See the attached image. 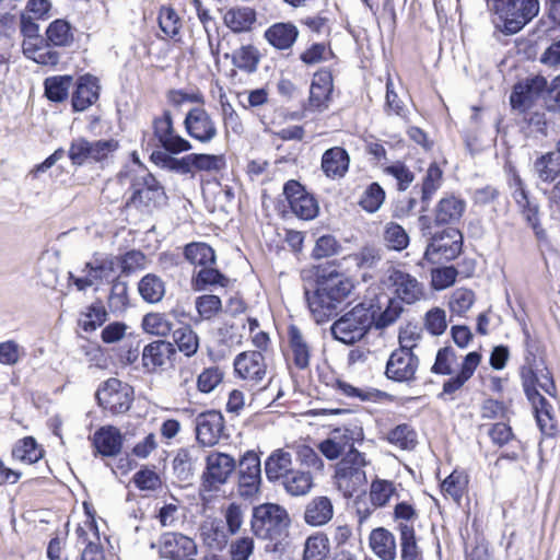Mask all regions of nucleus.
Listing matches in <instances>:
<instances>
[{"instance_id": "46", "label": "nucleus", "mask_w": 560, "mask_h": 560, "mask_svg": "<svg viewBox=\"0 0 560 560\" xmlns=\"http://www.w3.org/2000/svg\"><path fill=\"white\" fill-rule=\"evenodd\" d=\"M329 550V539L327 535L317 532L306 538L303 560H326Z\"/></svg>"}, {"instance_id": "19", "label": "nucleus", "mask_w": 560, "mask_h": 560, "mask_svg": "<svg viewBox=\"0 0 560 560\" xmlns=\"http://www.w3.org/2000/svg\"><path fill=\"white\" fill-rule=\"evenodd\" d=\"M463 236L458 230H448L441 235L432 238L431 243L427 246L424 257L433 260L435 255L439 259L453 260L462 250Z\"/></svg>"}, {"instance_id": "43", "label": "nucleus", "mask_w": 560, "mask_h": 560, "mask_svg": "<svg viewBox=\"0 0 560 560\" xmlns=\"http://www.w3.org/2000/svg\"><path fill=\"white\" fill-rule=\"evenodd\" d=\"M138 291L145 302L158 303L165 294V283L159 276L148 273L139 281Z\"/></svg>"}, {"instance_id": "48", "label": "nucleus", "mask_w": 560, "mask_h": 560, "mask_svg": "<svg viewBox=\"0 0 560 560\" xmlns=\"http://www.w3.org/2000/svg\"><path fill=\"white\" fill-rule=\"evenodd\" d=\"M44 451L34 438L26 436L20 440L12 450V456L25 464H34L43 457Z\"/></svg>"}, {"instance_id": "1", "label": "nucleus", "mask_w": 560, "mask_h": 560, "mask_svg": "<svg viewBox=\"0 0 560 560\" xmlns=\"http://www.w3.org/2000/svg\"><path fill=\"white\" fill-rule=\"evenodd\" d=\"M353 288L352 280L339 272L318 277L315 289L305 290L306 302L314 320L317 324L328 322Z\"/></svg>"}, {"instance_id": "54", "label": "nucleus", "mask_w": 560, "mask_h": 560, "mask_svg": "<svg viewBox=\"0 0 560 560\" xmlns=\"http://www.w3.org/2000/svg\"><path fill=\"white\" fill-rule=\"evenodd\" d=\"M386 440L401 450H412L417 445V433L409 424L401 423L387 433Z\"/></svg>"}, {"instance_id": "12", "label": "nucleus", "mask_w": 560, "mask_h": 560, "mask_svg": "<svg viewBox=\"0 0 560 560\" xmlns=\"http://www.w3.org/2000/svg\"><path fill=\"white\" fill-rule=\"evenodd\" d=\"M363 438V430L360 427L338 428L332 430L329 436L318 444V450L327 459L334 460L342 454L358 451L354 448V444L362 442Z\"/></svg>"}, {"instance_id": "2", "label": "nucleus", "mask_w": 560, "mask_h": 560, "mask_svg": "<svg viewBox=\"0 0 560 560\" xmlns=\"http://www.w3.org/2000/svg\"><path fill=\"white\" fill-rule=\"evenodd\" d=\"M522 381L526 397L534 408L538 427L545 434H552L556 427L553 409L547 398L540 393L542 390L549 396H555L556 385L551 373L547 368L533 369L524 366L522 369Z\"/></svg>"}, {"instance_id": "38", "label": "nucleus", "mask_w": 560, "mask_h": 560, "mask_svg": "<svg viewBox=\"0 0 560 560\" xmlns=\"http://www.w3.org/2000/svg\"><path fill=\"white\" fill-rule=\"evenodd\" d=\"M119 267V257L113 255L95 254L93 258L85 264V270H90L91 277L95 281L108 279Z\"/></svg>"}, {"instance_id": "40", "label": "nucleus", "mask_w": 560, "mask_h": 560, "mask_svg": "<svg viewBox=\"0 0 560 560\" xmlns=\"http://www.w3.org/2000/svg\"><path fill=\"white\" fill-rule=\"evenodd\" d=\"M459 357L451 346L439 349L431 372L438 375H452L460 369Z\"/></svg>"}, {"instance_id": "20", "label": "nucleus", "mask_w": 560, "mask_h": 560, "mask_svg": "<svg viewBox=\"0 0 560 560\" xmlns=\"http://www.w3.org/2000/svg\"><path fill=\"white\" fill-rule=\"evenodd\" d=\"M234 370L238 377L259 383L267 373V364L261 351H244L234 359Z\"/></svg>"}, {"instance_id": "29", "label": "nucleus", "mask_w": 560, "mask_h": 560, "mask_svg": "<svg viewBox=\"0 0 560 560\" xmlns=\"http://www.w3.org/2000/svg\"><path fill=\"white\" fill-rule=\"evenodd\" d=\"M350 158L341 147L326 150L322 156V170L329 178H341L349 168Z\"/></svg>"}, {"instance_id": "36", "label": "nucleus", "mask_w": 560, "mask_h": 560, "mask_svg": "<svg viewBox=\"0 0 560 560\" xmlns=\"http://www.w3.org/2000/svg\"><path fill=\"white\" fill-rule=\"evenodd\" d=\"M289 343L295 366L301 370L306 369L310 365L311 347L296 326L289 327Z\"/></svg>"}, {"instance_id": "15", "label": "nucleus", "mask_w": 560, "mask_h": 560, "mask_svg": "<svg viewBox=\"0 0 560 560\" xmlns=\"http://www.w3.org/2000/svg\"><path fill=\"white\" fill-rule=\"evenodd\" d=\"M283 195L292 212L302 220H312L318 213L316 199L296 180L291 179L283 186Z\"/></svg>"}, {"instance_id": "13", "label": "nucleus", "mask_w": 560, "mask_h": 560, "mask_svg": "<svg viewBox=\"0 0 560 560\" xmlns=\"http://www.w3.org/2000/svg\"><path fill=\"white\" fill-rule=\"evenodd\" d=\"M236 468L235 459L225 453L211 452L206 457V469L202 474V489L212 491L224 485Z\"/></svg>"}, {"instance_id": "18", "label": "nucleus", "mask_w": 560, "mask_h": 560, "mask_svg": "<svg viewBox=\"0 0 560 560\" xmlns=\"http://www.w3.org/2000/svg\"><path fill=\"white\" fill-rule=\"evenodd\" d=\"M187 133L201 143H209L218 136V129L211 115L203 107L191 108L185 117Z\"/></svg>"}, {"instance_id": "62", "label": "nucleus", "mask_w": 560, "mask_h": 560, "mask_svg": "<svg viewBox=\"0 0 560 560\" xmlns=\"http://www.w3.org/2000/svg\"><path fill=\"white\" fill-rule=\"evenodd\" d=\"M192 170L206 172H219L225 167L223 155L191 153Z\"/></svg>"}, {"instance_id": "5", "label": "nucleus", "mask_w": 560, "mask_h": 560, "mask_svg": "<svg viewBox=\"0 0 560 560\" xmlns=\"http://www.w3.org/2000/svg\"><path fill=\"white\" fill-rule=\"evenodd\" d=\"M374 323V310L371 303H359L345 313L330 327L332 337L346 345L361 340Z\"/></svg>"}, {"instance_id": "39", "label": "nucleus", "mask_w": 560, "mask_h": 560, "mask_svg": "<svg viewBox=\"0 0 560 560\" xmlns=\"http://www.w3.org/2000/svg\"><path fill=\"white\" fill-rule=\"evenodd\" d=\"M224 24L233 32L249 31L256 21V12L250 8H232L223 16Z\"/></svg>"}, {"instance_id": "44", "label": "nucleus", "mask_w": 560, "mask_h": 560, "mask_svg": "<svg viewBox=\"0 0 560 560\" xmlns=\"http://www.w3.org/2000/svg\"><path fill=\"white\" fill-rule=\"evenodd\" d=\"M280 481L285 491L295 497L306 494L313 486V478L310 472L295 469Z\"/></svg>"}, {"instance_id": "33", "label": "nucleus", "mask_w": 560, "mask_h": 560, "mask_svg": "<svg viewBox=\"0 0 560 560\" xmlns=\"http://www.w3.org/2000/svg\"><path fill=\"white\" fill-rule=\"evenodd\" d=\"M200 536L205 545L220 551L226 547L231 535L222 520L213 518L201 525Z\"/></svg>"}, {"instance_id": "56", "label": "nucleus", "mask_w": 560, "mask_h": 560, "mask_svg": "<svg viewBox=\"0 0 560 560\" xmlns=\"http://www.w3.org/2000/svg\"><path fill=\"white\" fill-rule=\"evenodd\" d=\"M142 327L148 334L166 337L172 331L173 324L165 314L149 313L142 319Z\"/></svg>"}, {"instance_id": "11", "label": "nucleus", "mask_w": 560, "mask_h": 560, "mask_svg": "<svg viewBox=\"0 0 560 560\" xmlns=\"http://www.w3.org/2000/svg\"><path fill=\"white\" fill-rule=\"evenodd\" d=\"M384 284L393 290L394 298L401 303L413 304L425 296L423 284L415 276L398 268L387 270Z\"/></svg>"}, {"instance_id": "49", "label": "nucleus", "mask_w": 560, "mask_h": 560, "mask_svg": "<svg viewBox=\"0 0 560 560\" xmlns=\"http://www.w3.org/2000/svg\"><path fill=\"white\" fill-rule=\"evenodd\" d=\"M72 83L71 75L49 77L44 82L45 95L52 102H62L68 97Z\"/></svg>"}, {"instance_id": "58", "label": "nucleus", "mask_w": 560, "mask_h": 560, "mask_svg": "<svg viewBox=\"0 0 560 560\" xmlns=\"http://www.w3.org/2000/svg\"><path fill=\"white\" fill-rule=\"evenodd\" d=\"M557 153L542 155L535 162V171L542 182H552L560 174V162Z\"/></svg>"}, {"instance_id": "28", "label": "nucleus", "mask_w": 560, "mask_h": 560, "mask_svg": "<svg viewBox=\"0 0 560 560\" xmlns=\"http://www.w3.org/2000/svg\"><path fill=\"white\" fill-rule=\"evenodd\" d=\"M100 86L97 79L86 74L79 79L72 95V107L75 112H83L98 100Z\"/></svg>"}, {"instance_id": "21", "label": "nucleus", "mask_w": 560, "mask_h": 560, "mask_svg": "<svg viewBox=\"0 0 560 560\" xmlns=\"http://www.w3.org/2000/svg\"><path fill=\"white\" fill-rule=\"evenodd\" d=\"M334 84L328 70H320L313 75L306 109L322 113L329 107Z\"/></svg>"}, {"instance_id": "60", "label": "nucleus", "mask_w": 560, "mask_h": 560, "mask_svg": "<svg viewBox=\"0 0 560 560\" xmlns=\"http://www.w3.org/2000/svg\"><path fill=\"white\" fill-rule=\"evenodd\" d=\"M474 303L475 293L469 289L458 288L452 293L448 307L453 314L464 316Z\"/></svg>"}, {"instance_id": "52", "label": "nucleus", "mask_w": 560, "mask_h": 560, "mask_svg": "<svg viewBox=\"0 0 560 560\" xmlns=\"http://www.w3.org/2000/svg\"><path fill=\"white\" fill-rule=\"evenodd\" d=\"M173 339L178 350L186 357L194 355L199 348V338L189 325L175 329L173 331Z\"/></svg>"}, {"instance_id": "23", "label": "nucleus", "mask_w": 560, "mask_h": 560, "mask_svg": "<svg viewBox=\"0 0 560 560\" xmlns=\"http://www.w3.org/2000/svg\"><path fill=\"white\" fill-rule=\"evenodd\" d=\"M196 553V542L183 534L165 533L160 538V555L163 558L180 560Z\"/></svg>"}, {"instance_id": "27", "label": "nucleus", "mask_w": 560, "mask_h": 560, "mask_svg": "<svg viewBox=\"0 0 560 560\" xmlns=\"http://www.w3.org/2000/svg\"><path fill=\"white\" fill-rule=\"evenodd\" d=\"M293 470V456L290 447L277 448L265 462V474L269 481L282 480Z\"/></svg>"}, {"instance_id": "14", "label": "nucleus", "mask_w": 560, "mask_h": 560, "mask_svg": "<svg viewBox=\"0 0 560 560\" xmlns=\"http://www.w3.org/2000/svg\"><path fill=\"white\" fill-rule=\"evenodd\" d=\"M152 127L154 138L166 152L177 154L192 148L188 140L176 133L170 110H164L162 116L155 117Z\"/></svg>"}, {"instance_id": "17", "label": "nucleus", "mask_w": 560, "mask_h": 560, "mask_svg": "<svg viewBox=\"0 0 560 560\" xmlns=\"http://www.w3.org/2000/svg\"><path fill=\"white\" fill-rule=\"evenodd\" d=\"M224 430V418L220 411L208 410L199 413L195 419L196 439L206 447L219 443Z\"/></svg>"}, {"instance_id": "6", "label": "nucleus", "mask_w": 560, "mask_h": 560, "mask_svg": "<svg viewBox=\"0 0 560 560\" xmlns=\"http://www.w3.org/2000/svg\"><path fill=\"white\" fill-rule=\"evenodd\" d=\"M369 465L365 455L359 451L348 452L337 464L335 485L345 498H352L363 491L368 479L364 468Z\"/></svg>"}, {"instance_id": "51", "label": "nucleus", "mask_w": 560, "mask_h": 560, "mask_svg": "<svg viewBox=\"0 0 560 560\" xmlns=\"http://www.w3.org/2000/svg\"><path fill=\"white\" fill-rule=\"evenodd\" d=\"M185 257L196 266L205 268L215 262L214 250L206 243H191L185 247Z\"/></svg>"}, {"instance_id": "26", "label": "nucleus", "mask_w": 560, "mask_h": 560, "mask_svg": "<svg viewBox=\"0 0 560 560\" xmlns=\"http://www.w3.org/2000/svg\"><path fill=\"white\" fill-rule=\"evenodd\" d=\"M175 354L172 342L166 340H156L147 345L142 351V364L148 372H154L164 366L171 357Z\"/></svg>"}, {"instance_id": "32", "label": "nucleus", "mask_w": 560, "mask_h": 560, "mask_svg": "<svg viewBox=\"0 0 560 560\" xmlns=\"http://www.w3.org/2000/svg\"><path fill=\"white\" fill-rule=\"evenodd\" d=\"M465 209L466 202L463 199L454 195L445 196L435 208V223L439 225L457 223Z\"/></svg>"}, {"instance_id": "41", "label": "nucleus", "mask_w": 560, "mask_h": 560, "mask_svg": "<svg viewBox=\"0 0 560 560\" xmlns=\"http://www.w3.org/2000/svg\"><path fill=\"white\" fill-rule=\"evenodd\" d=\"M468 486V475L464 470L455 469L441 485L442 493L459 503Z\"/></svg>"}, {"instance_id": "64", "label": "nucleus", "mask_w": 560, "mask_h": 560, "mask_svg": "<svg viewBox=\"0 0 560 560\" xmlns=\"http://www.w3.org/2000/svg\"><path fill=\"white\" fill-rule=\"evenodd\" d=\"M404 312L402 303L395 298H390L387 301V305L385 310L375 318L374 323L375 327L378 329H384L390 325H393Z\"/></svg>"}, {"instance_id": "35", "label": "nucleus", "mask_w": 560, "mask_h": 560, "mask_svg": "<svg viewBox=\"0 0 560 560\" xmlns=\"http://www.w3.org/2000/svg\"><path fill=\"white\" fill-rule=\"evenodd\" d=\"M298 28L291 23H277L270 26L266 33V39L278 49H288L296 40Z\"/></svg>"}, {"instance_id": "4", "label": "nucleus", "mask_w": 560, "mask_h": 560, "mask_svg": "<svg viewBox=\"0 0 560 560\" xmlns=\"http://www.w3.org/2000/svg\"><path fill=\"white\" fill-rule=\"evenodd\" d=\"M538 0H492L497 27L506 35L518 33L539 13Z\"/></svg>"}, {"instance_id": "63", "label": "nucleus", "mask_w": 560, "mask_h": 560, "mask_svg": "<svg viewBox=\"0 0 560 560\" xmlns=\"http://www.w3.org/2000/svg\"><path fill=\"white\" fill-rule=\"evenodd\" d=\"M107 317V312L101 303H94L88 307V311L80 319V325L85 331H93L102 326Z\"/></svg>"}, {"instance_id": "47", "label": "nucleus", "mask_w": 560, "mask_h": 560, "mask_svg": "<svg viewBox=\"0 0 560 560\" xmlns=\"http://www.w3.org/2000/svg\"><path fill=\"white\" fill-rule=\"evenodd\" d=\"M46 37L50 45L56 47H68L73 42L71 25L61 19L52 21L47 30Z\"/></svg>"}, {"instance_id": "61", "label": "nucleus", "mask_w": 560, "mask_h": 560, "mask_svg": "<svg viewBox=\"0 0 560 560\" xmlns=\"http://www.w3.org/2000/svg\"><path fill=\"white\" fill-rule=\"evenodd\" d=\"M385 200V191L377 183L370 184L363 191L359 205L368 212H376Z\"/></svg>"}, {"instance_id": "34", "label": "nucleus", "mask_w": 560, "mask_h": 560, "mask_svg": "<svg viewBox=\"0 0 560 560\" xmlns=\"http://www.w3.org/2000/svg\"><path fill=\"white\" fill-rule=\"evenodd\" d=\"M369 544L372 551L378 559H396V540L389 530L383 527L373 529L369 537Z\"/></svg>"}, {"instance_id": "22", "label": "nucleus", "mask_w": 560, "mask_h": 560, "mask_svg": "<svg viewBox=\"0 0 560 560\" xmlns=\"http://www.w3.org/2000/svg\"><path fill=\"white\" fill-rule=\"evenodd\" d=\"M418 366V357L412 352L395 350L387 361L385 374L396 382H408L413 380Z\"/></svg>"}, {"instance_id": "24", "label": "nucleus", "mask_w": 560, "mask_h": 560, "mask_svg": "<svg viewBox=\"0 0 560 560\" xmlns=\"http://www.w3.org/2000/svg\"><path fill=\"white\" fill-rule=\"evenodd\" d=\"M75 535L77 548L81 551V560H105L97 528L92 522L78 526Z\"/></svg>"}, {"instance_id": "59", "label": "nucleus", "mask_w": 560, "mask_h": 560, "mask_svg": "<svg viewBox=\"0 0 560 560\" xmlns=\"http://www.w3.org/2000/svg\"><path fill=\"white\" fill-rule=\"evenodd\" d=\"M383 237L387 247L393 250L400 252L409 244L407 232L396 222H389L385 225Z\"/></svg>"}, {"instance_id": "25", "label": "nucleus", "mask_w": 560, "mask_h": 560, "mask_svg": "<svg viewBox=\"0 0 560 560\" xmlns=\"http://www.w3.org/2000/svg\"><path fill=\"white\" fill-rule=\"evenodd\" d=\"M481 354L477 351L467 353L462 361L460 369L457 374L443 384L441 398L448 397L454 399V394L459 390L465 383L474 375L476 369L480 364Z\"/></svg>"}, {"instance_id": "8", "label": "nucleus", "mask_w": 560, "mask_h": 560, "mask_svg": "<svg viewBox=\"0 0 560 560\" xmlns=\"http://www.w3.org/2000/svg\"><path fill=\"white\" fill-rule=\"evenodd\" d=\"M547 86V80L540 75L518 82L514 85L510 95L512 109L518 115L529 114L540 106V102L548 91Z\"/></svg>"}, {"instance_id": "30", "label": "nucleus", "mask_w": 560, "mask_h": 560, "mask_svg": "<svg viewBox=\"0 0 560 560\" xmlns=\"http://www.w3.org/2000/svg\"><path fill=\"white\" fill-rule=\"evenodd\" d=\"M93 445L103 456H116L122 446V436L115 427H102L93 434Z\"/></svg>"}, {"instance_id": "10", "label": "nucleus", "mask_w": 560, "mask_h": 560, "mask_svg": "<svg viewBox=\"0 0 560 560\" xmlns=\"http://www.w3.org/2000/svg\"><path fill=\"white\" fill-rule=\"evenodd\" d=\"M117 148L118 142L113 139L90 142L84 138H77L70 143L68 156L72 165L81 166L89 162H101L107 159Z\"/></svg>"}, {"instance_id": "50", "label": "nucleus", "mask_w": 560, "mask_h": 560, "mask_svg": "<svg viewBox=\"0 0 560 560\" xmlns=\"http://www.w3.org/2000/svg\"><path fill=\"white\" fill-rule=\"evenodd\" d=\"M159 26L161 31L175 42L182 40V21L176 11L170 7H162L159 12Z\"/></svg>"}, {"instance_id": "31", "label": "nucleus", "mask_w": 560, "mask_h": 560, "mask_svg": "<svg viewBox=\"0 0 560 560\" xmlns=\"http://www.w3.org/2000/svg\"><path fill=\"white\" fill-rule=\"evenodd\" d=\"M334 516V506L328 497L313 498L305 506L304 521L311 526H323Z\"/></svg>"}, {"instance_id": "45", "label": "nucleus", "mask_w": 560, "mask_h": 560, "mask_svg": "<svg viewBox=\"0 0 560 560\" xmlns=\"http://www.w3.org/2000/svg\"><path fill=\"white\" fill-rule=\"evenodd\" d=\"M516 188L513 191V198L517 206L521 208L523 215L529 225L536 224L539 222L538 218V205L532 200L526 191L522 180L520 178L515 179Z\"/></svg>"}, {"instance_id": "42", "label": "nucleus", "mask_w": 560, "mask_h": 560, "mask_svg": "<svg viewBox=\"0 0 560 560\" xmlns=\"http://www.w3.org/2000/svg\"><path fill=\"white\" fill-rule=\"evenodd\" d=\"M398 528L400 533L401 560H423L422 551L416 540L413 527L409 524L400 523Z\"/></svg>"}, {"instance_id": "16", "label": "nucleus", "mask_w": 560, "mask_h": 560, "mask_svg": "<svg viewBox=\"0 0 560 560\" xmlns=\"http://www.w3.org/2000/svg\"><path fill=\"white\" fill-rule=\"evenodd\" d=\"M261 482V465L258 455L246 452L238 466V493L243 498H250L259 490Z\"/></svg>"}, {"instance_id": "57", "label": "nucleus", "mask_w": 560, "mask_h": 560, "mask_svg": "<svg viewBox=\"0 0 560 560\" xmlns=\"http://www.w3.org/2000/svg\"><path fill=\"white\" fill-rule=\"evenodd\" d=\"M228 279L218 269L212 266L201 268L192 279L195 290L202 291L208 287L219 284L225 287Z\"/></svg>"}, {"instance_id": "55", "label": "nucleus", "mask_w": 560, "mask_h": 560, "mask_svg": "<svg viewBox=\"0 0 560 560\" xmlns=\"http://www.w3.org/2000/svg\"><path fill=\"white\" fill-rule=\"evenodd\" d=\"M396 493L394 482L385 479H375L370 486V500L374 508L385 506Z\"/></svg>"}, {"instance_id": "7", "label": "nucleus", "mask_w": 560, "mask_h": 560, "mask_svg": "<svg viewBox=\"0 0 560 560\" xmlns=\"http://www.w3.org/2000/svg\"><path fill=\"white\" fill-rule=\"evenodd\" d=\"M165 200L164 188L152 174L138 177L132 184V194L125 205V209H135L142 213H149Z\"/></svg>"}, {"instance_id": "37", "label": "nucleus", "mask_w": 560, "mask_h": 560, "mask_svg": "<svg viewBox=\"0 0 560 560\" xmlns=\"http://www.w3.org/2000/svg\"><path fill=\"white\" fill-rule=\"evenodd\" d=\"M22 48L25 57L32 59L36 63L44 66H55L59 61V54L48 44H44L43 39L35 43L23 42Z\"/></svg>"}, {"instance_id": "9", "label": "nucleus", "mask_w": 560, "mask_h": 560, "mask_svg": "<svg viewBox=\"0 0 560 560\" xmlns=\"http://www.w3.org/2000/svg\"><path fill=\"white\" fill-rule=\"evenodd\" d=\"M98 405L113 415L127 412L133 400L132 388L117 378H109L96 392Z\"/></svg>"}, {"instance_id": "3", "label": "nucleus", "mask_w": 560, "mask_h": 560, "mask_svg": "<svg viewBox=\"0 0 560 560\" xmlns=\"http://www.w3.org/2000/svg\"><path fill=\"white\" fill-rule=\"evenodd\" d=\"M290 522L284 508L275 503H264L253 509L250 526L258 538L273 541L271 551L282 552L285 546L282 537L287 536Z\"/></svg>"}, {"instance_id": "53", "label": "nucleus", "mask_w": 560, "mask_h": 560, "mask_svg": "<svg viewBox=\"0 0 560 560\" xmlns=\"http://www.w3.org/2000/svg\"><path fill=\"white\" fill-rule=\"evenodd\" d=\"M232 62L246 72H255L259 62V52L253 45H243L233 51Z\"/></svg>"}]
</instances>
